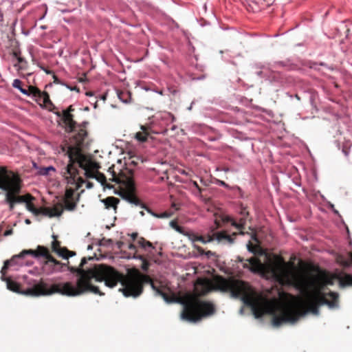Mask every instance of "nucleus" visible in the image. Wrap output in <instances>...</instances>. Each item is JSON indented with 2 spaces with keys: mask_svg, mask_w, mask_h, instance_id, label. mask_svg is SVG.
Masks as SVG:
<instances>
[{
  "mask_svg": "<svg viewBox=\"0 0 352 352\" xmlns=\"http://www.w3.org/2000/svg\"><path fill=\"white\" fill-rule=\"evenodd\" d=\"M67 173L69 175L70 179L75 181V174L76 169L73 166L72 164H68L66 167Z\"/></svg>",
  "mask_w": 352,
  "mask_h": 352,
  "instance_id": "25",
  "label": "nucleus"
},
{
  "mask_svg": "<svg viewBox=\"0 0 352 352\" xmlns=\"http://www.w3.org/2000/svg\"><path fill=\"white\" fill-rule=\"evenodd\" d=\"M14 66L15 67H19L18 64H15Z\"/></svg>",
  "mask_w": 352,
  "mask_h": 352,
  "instance_id": "62",
  "label": "nucleus"
},
{
  "mask_svg": "<svg viewBox=\"0 0 352 352\" xmlns=\"http://www.w3.org/2000/svg\"><path fill=\"white\" fill-rule=\"evenodd\" d=\"M31 263H29L28 261H25L21 259L19 254L14 255L12 257L10 260H7L4 262L3 267H2L1 270V280L6 282L7 288L16 293H21L24 294L28 295H32V296H43L42 294H35L34 292H31L30 290H34L36 287L41 283H45V281H41L38 283L36 285H35L32 288L28 289L25 291L21 292L19 290V285L14 282L12 281L10 278H7L5 276L6 274V270L8 269L10 267L12 266H23V265H30Z\"/></svg>",
  "mask_w": 352,
  "mask_h": 352,
  "instance_id": "6",
  "label": "nucleus"
},
{
  "mask_svg": "<svg viewBox=\"0 0 352 352\" xmlns=\"http://www.w3.org/2000/svg\"><path fill=\"white\" fill-rule=\"evenodd\" d=\"M34 199V197L31 196L30 195H25V200L26 201H24L23 203L25 204L26 209L33 213L35 215H38L40 214V210L35 208L34 206L31 203V201Z\"/></svg>",
  "mask_w": 352,
  "mask_h": 352,
  "instance_id": "18",
  "label": "nucleus"
},
{
  "mask_svg": "<svg viewBox=\"0 0 352 352\" xmlns=\"http://www.w3.org/2000/svg\"><path fill=\"white\" fill-rule=\"evenodd\" d=\"M192 104H193V102H192V104H190V106L188 108V110H190V109H192Z\"/></svg>",
  "mask_w": 352,
  "mask_h": 352,
  "instance_id": "55",
  "label": "nucleus"
},
{
  "mask_svg": "<svg viewBox=\"0 0 352 352\" xmlns=\"http://www.w3.org/2000/svg\"><path fill=\"white\" fill-rule=\"evenodd\" d=\"M240 313H241V314H242V313H243V309H241L240 310Z\"/></svg>",
  "mask_w": 352,
  "mask_h": 352,
  "instance_id": "64",
  "label": "nucleus"
},
{
  "mask_svg": "<svg viewBox=\"0 0 352 352\" xmlns=\"http://www.w3.org/2000/svg\"><path fill=\"white\" fill-rule=\"evenodd\" d=\"M96 179L99 181L101 183H103L104 182H105V177L103 175H100L98 177H96Z\"/></svg>",
  "mask_w": 352,
  "mask_h": 352,
  "instance_id": "38",
  "label": "nucleus"
},
{
  "mask_svg": "<svg viewBox=\"0 0 352 352\" xmlns=\"http://www.w3.org/2000/svg\"><path fill=\"white\" fill-rule=\"evenodd\" d=\"M212 254H214V253L212 252L211 251H208V252H206V255L207 256H210V255H212Z\"/></svg>",
  "mask_w": 352,
  "mask_h": 352,
  "instance_id": "48",
  "label": "nucleus"
},
{
  "mask_svg": "<svg viewBox=\"0 0 352 352\" xmlns=\"http://www.w3.org/2000/svg\"><path fill=\"white\" fill-rule=\"evenodd\" d=\"M128 248L131 250H134L135 252L134 254H136V252H137L136 246L135 245L131 243L129 245Z\"/></svg>",
  "mask_w": 352,
  "mask_h": 352,
  "instance_id": "39",
  "label": "nucleus"
},
{
  "mask_svg": "<svg viewBox=\"0 0 352 352\" xmlns=\"http://www.w3.org/2000/svg\"><path fill=\"white\" fill-rule=\"evenodd\" d=\"M63 212L62 204H57L52 208H45L43 211V214L49 217H60Z\"/></svg>",
  "mask_w": 352,
  "mask_h": 352,
  "instance_id": "14",
  "label": "nucleus"
},
{
  "mask_svg": "<svg viewBox=\"0 0 352 352\" xmlns=\"http://www.w3.org/2000/svg\"><path fill=\"white\" fill-rule=\"evenodd\" d=\"M214 312V308L212 304L201 301L195 297H190L184 302L181 318L190 322H197L204 317L212 315Z\"/></svg>",
  "mask_w": 352,
  "mask_h": 352,
  "instance_id": "3",
  "label": "nucleus"
},
{
  "mask_svg": "<svg viewBox=\"0 0 352 352\" xmlns=\"http://www.w3.org/2000/svg\"><path fill=\"white\" fill-rule=\"evenodd\" d=\"M140 208L144 209L151 216L158 218V219H168L173 215V212H168V211L161 212V213H157V212L153 211L149 207H148L143 203H142V204H141Z\"/></svg>",
  "mask_w": 352,
  "mask_h": 352,
  "instance_id": "16",
  "label": "nucleus"
},
{
  "mask_svg": "<svg viewBox=\"0 0 352 352\" xmlns=\"http://www.w3.org/2000/svg\"><path fill=\"white\" fill-rule=\"evenodd\" d=\"M65 208L69 211H72L75 209L76 204L69 200H64Z\"/></svg>",
  "mask_w": 352,
  "mask_h": 352,
  "instance_id": "27",
  "label": "nucleus"
},
{
  "mask_svg": "<svg viewBox=\"0 0 352 352\" xmlns=\"http://www.w3.org/2000/svg\"><path fill=\"white\" fill-rule=\"evenodd\" d=\"M43 18H44V16H41V17L40 18V20H42Z\"/></svg>",
  "mask_w": 352,
  "mask_h": 352,
  "instance_id": "63",
  "label": "nucleus"
},
{
  "mask_svg": "<svg viewBox=\"0 0 352 352\" xmlns=\"http://www.w3.org/2000/svg\"><path fill=\"white\" fill-rule=\"evenodd\" d=\"M216 184L219 185V186H223V187H225L226 188H229L230 186L228 184H226L225 182L222 181V180H220V179H217V182H216Z\"/></svg>",
  "mask_w": 352,
  "mask_h": 352,
  "instance_id": "35",
  "label": "nucleus"
},
{
  "mask_svg": "<svg viewBox=\"0 0 352 352\" xmlns=\"http://www.w3.org/2000/svg\"><path fill=\"white\" fill-rule=\"evenodd\" d=\"M102 201L104 204L107 209L113 208L116 210L117 204L119 203V199L114 197H109L104 199H102Z\"/></svg>",
  "mask_w": 352,
  "mask_h": 352,
  "instance_id": "19",
  "label": "nucleus"
},
{
  "mask_svg": "<svg viewBox=\"0 0 352 352\" xmlns=\"http://www.w3.org/2000/svg\"><path fill=\"white\" fill-rule=\"evenodd\" d=\"M32 98L41 106L42 108H47L49 111H53L56 107L50 99L48 94L45 91H41L36 88L33 90Z\"/></svg>",
  "mask_w": 352,
  "mask_h": 352,
  "instance_id": "8",
  "label": "nucleus"
},
{
  "mask_svg": "<svg viewBox=\"0 0 352 352\" xmlns=\"http://www.w3.org/2000/svg\"><path fill=\"white\" fill-rule=\"evenodd\" d=\"M126 187H127L129 192L126 193L125 195H122V197L126 201H127L129 203L140 207L141 204H142V203L136 196H135L132 193V192L135 189V184H134L133 181L131 179H127Z\"/></svg>",
  "mask_w": 352,
  "mask_h": 352,
  "instance_id": "9",
  "label": "nucleus"
},
{
  "mask_svg": "<svg viewBox=\"0 0 352 352\" xmlns=\"http://www.w3.org/2000/svg\"><path fill=\"white\" fill-rule=\"evenodd\" d=\"M195 290L197 295H205L211 290L210 283L206 280H198Z\"/></svg>",
  "mask_w": 352,
  "mask_h": 352,
  "instance_id": "12",
  "label": "nucleus"
},
{
  "mask_svg": "<svg viewBox=\"0 0 352 352\" xmlns=\"http://www.w3.org/2000/svg\"><path fill=\"white\" fill-rule=\"evenodd\" d=\"M140 214L142 217H143V216H144V214H144V211H140Z\"/></svg>",
  "mask_w": 352,
  "mask_h": 352,
  "instance_id": "54",
  "label": "nucleus"
},
{
  "mask_svg": "<svg viewBox=\"0 0 352 352\" xmlns=\"http://www.w3.org/2000/svg\"><path fill=\"white\" fill-rule=\"evenodd\" d=\"M245 261L243 267L252 272L267 273L280 284L294 286L305 294L307 309L304 310L301 300L285 304L277 300H269L262 296L254 297L248 294L249 285L243 281L222 277L217 278V288L223 292H230L232 298L242 296V301L251 307L256 318H261L265 313L274 314L279 312L280 315L274 316L272 320V324L276 327L285 323L294 324L307 312L318 315L319 305H327L330 309L338 307V294L322 292L324 286L333 285L336 280H338L340 287L352 286L351 274L338 272L334 275L324 274L321 279L317 277L309 278L297 272L292 264L286 263L279 256H276L266 265L255 257L246 259Z\"/></svg>",
  "mask_w": 352,
  "mask_h": 352,
  "instance_id": "1",
  "label": "nucleus"
},
{
  "mask_svg": "<svg viewBox=\"0 0 352 352\" xmlns=\"http://www.w3.org/2000/svg\"><path fill=\"white\" fill-rule=\"evenodd\" d=\"M36 88L34 87H32V86H30L29 87V89L27 90L25 89H23V87H21L20 89H19V91L21 93H22L23 95H25V96H32V94L33 93V90H35Z\"/></svg>",
  "mask_w": 352,
  "mask_h": 352,
  "instance_id": "30",
  "label": "nucleus"
},
{
  "mask_svg": "<svg viewBox=\"0 0 352 352\" xmlns=\"http://www.w3.org/2000/svg\"><path fill=\"white\" fill-rule=\"evenodd\" d=\"M119 99L124 103H129L131 100V94L129 92L121 91L118 94Z\"/></svg>",
  "mask_w": 352,
  "mask_h": 352,
  "instance_id": "23",
  "label": "nucleus"
},
{
  "mask_svg": "<svg viewBox=\"0 0 352 352\" xmlns=\"http://www.w3.org/2000/svg\"><path fill=\"white\" fill-rule=\"evenodd\" d=\"M92 187V184L91 183H88L87 185V188H90Z\"/></svg>",
  "mask_w": 352,
  "mask_h": 352,
  "instance_id": "53",
  "label": "nucleus"
},
{
  "mask_svg": "<svg viewBox=\"0 0 352 352\" xmlns=\"http://www.w3.org/2000/svg\"><path fill=\"white\" fill-rule=\"evenodd\" d=\"M74 109L70 105L67 109H63L61 111H56L53 113L63 121L65 129L67 132H74L76 128V122L74 120V116L72 112Z\"/></svg>",
  "mask_w": 352,
  "mask_h": 352,
  "instance_id": "7",
  "label": "nucleus"
},
{
  "mask_svg": "<svg viewBox=\"0 0 352 352\" xmlns=\"http://www.w3.org/2000/svg\"><path fill=\"white\" fill-rule=\"evenodd\" d=\"M6 203L9 205L10 210H12L14 208V205H15L14 204H12L11 202H6Z\"/></svg>",
  "mask_w": 352,
  "mask_h": 352,
  "instance_id": "44",
  "label": "nucleus"
},
{
  "mask_svg": "<svg viewBox=\"0 0 352 352\" xmlns=\"http://www.w3.org/2000/svg\"><path fill=\"white\" fill-rule=\"evenodd\" d=\"M138 234L137 232H133L130 234V236L133 240H135L138 237Z\"/></svg>",
  "mask_w": 352,
  "mask_h": 352,
  "instance_id": "43",
  "label": "nucleus"
},
{
  "mask_svg": "<svg viewBox=\"0 0 352 352\" xmlns=\"http://www.w3.org/2000/svg\"><path fill=\"white\" fill-rule=\"evenodd\" d=\"M21 81L19 79H14L12 82V87L19 91L21 87Z\"/></svg>",
  "mask_w": 352,
  "mask_h": 352,
  "instance_id": "31",
  "label": "nucleus"
},
{
  "mask_svg": "<svg viewBox=\"0 0 352 352\" xmlns=\"http://www.w3.org/2000/svg\"><path fill=\"white\" fill-rule=\"evenodd\" d=\"M137 243L138 245L146 252V256L150 257L154 254L155 248L148 241H146L144 237L138 238Z\"/></svg>",
  "mask_w": 352,
  "mask_h": 352,
  "instance_id": "13",
  "label": "nucleus"
},
{
  "mask_svg": "<svg viewBox=\"0 0 352 352\" xmlns=\"http://www.w3.org/2000/svg\"><path fill=\"white\" fill-rule=\"evenodd\" d=\"M25 223L26 224H30V223H31V221H30V219H25Z\"/></svg>",
  "mask_w": 352,
  "mask_h": 352,
  "instance_id": "49",
  "label": "nucleus"
},
{
  "mask_svg": "<svg viewBox=\"0 0 352 352\" xmlns=\"http://www.w3.org/2000/svg\"><path fill=\"white\" fill-rule=\"evenodd\" d=\"M327 206H328L329 208H330L332 210V212L335 214L338 215V216L340 215L339 212L335 208L334 205L333 204L329 202L327 204Z\"/></svg>",
  "mask_w": 352,
  "mask_h": 352,
  "instance_id": "34",
  "label": "nucleus"
},
{
  "mask_svg": "<svg viewBox=\"0 0 352 352\" xmlns=\"http://www.w3.org/2000/svg\"><path fill=\"white\" fill-rule=\"evenodd\" d=\"M177 126L175 125H173L171 127H170V129L172 131H175L176 129Z\"/></svg>",
  "mask_w": 352,
  "mask_h": 352,
  "instance_id": "51",
  "label": "nucleus"
},
{
  "mask_svg": "<svg viewBox=\"0 0 352 352\" xmlns=\"http://www.w3.org/2000/svg\"><path fill=\"white\" fill-rule=\"evenodd\" d=\"M186 234H185V235H186V236H189V238H190L192 241H197V240L196 239V236H198L197 235H196V234H193V233H189V232H186Z\"/></svg>",
  "mask_w": 352,
  "mask_h": 352,
  "instance_id": "36",
  "label": "nucleus"
},
{
  "mask_svg": "<svg viewBox=\"0 0 352 352\" xmlns=\"http://www.w3.org/2000/svg\"><path fill=\"white\" fill-rule=\"evenodd\" d=\"M228 221L230 222L231 225L234 226V228L241 230L243 228L244 225L246 222V219L244 217H241L239 222H236L235 220H234L232 218H228Z\"/></svg>",
  "mask_w": 352,
  "mask_h": 352,
  "instance_id": "21",
  "label": "nucleus"
},
{
  "mask_svg": "<svg viewBox=\"0 0 352 352\" xmlns=\"http://www.w3.org/2000/svg\"><path fill=\"white\" fill-rule=\"evenodd\" d=\"M192 186H193L194 187H195V188L198 190V191H199V192H201V188H200V187L199 186V185H198V184L197 183V182H192Z\"/></svg>",
  "mask_w": 352,
  "mask_h": 352,
  "instance_id": "42",
  "label": "nucleus"
},
{
  "mask_svg": "<svg viewBox=\"0 0 352 352\" xmlns=\"http://www.w3.org/2000/svg\"><path fill=\"white\" fill-rule=\"evenodd\" d=\"M169 226L174 229L177 232L182 234L184 235L186 234V232L184 230V228L179 226L177 225V223L175 220L170 221L169 222Z\"/></svg>",
  "mask_w": 352,
  "mask_h": 352,
  "instance_id": "24",
  "label": "nucleus"
},
{
  "mask_svg": "<svg viewBox=\"0 0 352 352\" xmlns=\"http://www.w3.org/2000/svg\"><path fill=\"white\" fill-rule=\"evenodd\" d=\"M17 61H18L19 64L26 63V60H25V58H22L21 56H17Z\"/></svg>",
  "mask_w": 352,
  "mask_h": 352,
  "instance_id": "41",
  "label": "nucleus"
},
{
  "mask_svg": "<svg viewBox=\"0 0 352 352\" xmlns=\"http://www.w3.org/2000/svg\"><path fill=\"white\" fill-rule=\"evenodd\" d=\"M196 239L199 241H201V243L206 244L210 242H212L214 241V236L208 235L207 237L204 236H196Z\"/></svg>",
  "mask_w": 352,
  "mask_h": 352,
  "instance_id": "28",
  "label": "nucleus"
},
{
  "mask_svg": "<svg viewBox=\"0 0 352 352\" xmlns=\"http://www.w3.org/2000/svg\"><path fill=\"white\" fill-rule=\"evenodd\" d=\"M87 133L86 130L84 129L80 128L78 130L77 133L74 135V138L76 140V142L78 144L81 143L84 140V139L87 136Z\"/></svg>",
  "mask_w": 352,
  "mask_h": 352,
  "instance_id": "22",
  "label": "nucleus"
},
{
  "mask_svg": "<svg viewBox=\"0 0 352 352\" xmlns=\"http://www.w3.org/2000/svg\"><path fill=\"white\" fill-rule=\"evenodd\" d=\"M0 17L3 18V14L0 12Z\"/></svg>",
  "mask_w": 352,
  "mask_h": 352,
  "instance_id": "60",
  "label": "nucleus"
},
{
  "mask_svg": "<svg viewBox=\"0 0 352 352\" xmlns=\"http://www.w3.org/2000/svg\"><path fill=\"white\" fill-rule=\"evenodd\" d=\"M12 233H13V230H12V229H9V230H6V231L4 232L3 235H4L5 236H8L11 235Z\"/></svg>",
  "mask_w": 352,
  "mask_h": 352,
  "instance_id": "40",
  "label": "nucleus"
},
{
  "mask_svg": "<svg viewBox=\"0 0 352 352\" xmlns=\"http://www.w3.org/2000/svg\"><path fill=\"white\" fill-rule=\"evenodd\" d=\"M127 258H129V259H135V260L141 261H142L141 269L144 272H147L148 271V267L150 266V263L148 262V261L147 259V256L145 257V256H144L143 255H141V254H133L132 256L129 255L127 256Z\"/></svg>",
  "mask_w": 352,
  "mask_h": 352,
  "instance_id": "17",
  "label": "nucleus"
},
{
  "mask_svg": "<svg viewBox=\"0 0 352 352\" xmlns=\"http://www.w3.org/2000/svg\"><path fill=\"white\" fill-rule=\"evenodd\" d=\"M0 188L6 192L5 202L16 204L26 201L25 195H16L21 191L20 179L14 174L8 175L4 168L0 170Z\"/></svg>",
  "mask_w": 352,
  "mask_h": 352,
  "instance_id": "4",
  "label": "nucleus"
},
{
  "mask_svg": "<svg viewBox=\"0 0 352 352\" xmlns=\"http://www.w3.org/2000/svg\"><path fill=\"white\" fill-rule=\"evenodd\" d=\"M73 195H74L73 190H72V189L66 190L65 195V200H69V199L70 200V199L72 198Z\"/></svg>",
  "mask_w": 352,
  "mask_h": 352,
  "instance_id": "32",
  "label": "nucleus"
},
{
  "mask_svg": "<svg viewBox=\"0 0 352 352\" xmlns=\"http://www.w3.org/2000/svg\"><path fill=\"white\" fill-rule=\"evenodd\" d=\"M155 121L159 122L161 125H168L175 122V118L174 116L167 111L158 112L154 116Z\"/></svg>",
  "mask_w": 352,
  "mask_h": 352,
  "instance_id": "11",
  "label": "nucleus"
},
{
  "mask_svg": "<svg viewBox=\"0 0 352 352\" xmlns=\"http://www.w3.org/2000/svg\"><path fill=\"white\" fill-rule=\"evenodd\" d=\"M28 255L34 258L43 257L47 259L42 266L43 272L47 275L65 271L66 264L55 260L49 254L48 249L44 246L38 245L36 250H24L19 254L22 260Z\"/></svg>",
  "mask_w": 352,
  "mask_h": 352,
  "instance_id": "5",
  "label": "nucleus"
},
{
  "mask_svg": "<svg viewBox=\"0 0 352 352\" xmlns=\"http://www.w3.org/2000/svg\"><path fill=\"white\" fill-rule=\"evenodd\" d=\"M13 56L17 58V56H21L20 52L14 51L13 52Z\"/></svg>",
  "mask_w": 352,
  "mask_h": 352,
  "instance_id": "46",
  "label": "nucleus"
},
{
  "mask_svg": "<svg viewBox=\"0 0 352 352\" xmlns=\"http://www.w3.org/2000/svg\"><path fill=\"white\" fill-rule=\"evenodd\" d=\"M239 261H241V262H242V261H243V258H241V257H239Z\"/></svg>",
  "mask_w": 352,
  "mask_h": 352,
  "instance_id": "56",
  "label": "nucleus"
},
{
  "mask_svg": "<svg viewBox=\"0 0 352 352\" xmlns=\"http://www.w3.org/2000/svg\"><path fill=\"white\" fill-rule=\"evenodd\" d=\"M141 129H142L143 131H144V130H145V127H144V126H141Z\"/></svg>",
  "mask_w": 352,
  "mask_h": 352,
  "instance_id": "58",
  "label": "nucleus"
},
{
  "mask_svg": "<svg viewBox=\"0 0 352 352\" xmlns=\"http://www.w3.org/2000/svg\"><path fill=\"white\" fill-rule=\"evenodd\" d=\"M44 70H45V72L47 74H49V73H50V72H49V71H47V69H44Z\"/></svg>",
  "mask_w": 352,
  "mask_h": 352,
  "instance_id": "61",
  "label": "nucleus"
},
{
  "mask_svg": "<svg viewBox=\"0 0 352 352\" xmlns=\"http://www.w3.org/2000/svg\"><path fill=\"white\" fill-rule=\"evenodd\" d=\"M135 139L140 142H144L147 140L148 134L145 132H138L135 134Z\"/></svg>",
  "mask_w": 352,
  "mask_h": 352,
  "instance_id": "26",
  "label": "nucleus"
},
{
  "mask_svg": "<svg viewBox=\"0 0 352 352\" xmlns=\"http://www.w3.org/2000/svg\"><path fill=\"white\" fill-rule=\"evenodd\" d=\"M214 240L218 243L223 244H232L234 242V239L231 236L226 234L223 232H217L213 234Z\"/></svg>",
  "mask_w": 352,
  "mask_h": 352,
  "instance_id": "15",
  "label": "nucleus"
},
{
  "mask_svg": "<svg viewBox=\"0 0 352 352\" xmlns=\"http://www.w3.org/2000/svg\"><path fill=\"white\" fill-rule=\"evenodd\" d=\"M33 166L38 170V173L41 175H47L50 171H55L56 169L53 166L47 167H38L36 163H33Z\"/></svg>",
  "mask_w": 352,
  "mask_h": 352,
  "instance_id": "20",
  "label": "nucleus"
},
{
  "mask_svg": "<svg viewBox=\"0 0 352 352\" xmlns=\"http://www.w3.org/2000/svg\"><path fill=\"white\" fill-rule=\"evenodd\" d=\"M69 157L70 162L73 161V158H72V154L70 153H69Z\"/></svg>",
  "mask_w": 352,
  "mask_h": 352,
  "instance_id": "52",
  "label": "nucleus"
},
{
  "mask_svg": "<svg viewBox=\"0 0 352 352\" xmlns=\"http://www.w3.org/2000/svg\"><path fill=\"white\" fill-rule=\"evenodd\" d=\"M338 262L341 265H342L343 267H349L351 264H352V261L351 260H348V259H345V258H338Z\"/></svg>",
  "mask_w": 352,
  "mask_h": 352,
  "instance_id": "29",
  "label": "nucleus"
},
{
  "mask_svg": "<svg viewBox=\"0 0 352 352\" xmlns=\"http://www.w3.org/2000/svg\"><path fill=\"white\" fill-rule=\"evenodd\" d=\"M54 82L55 83H57V84H61V85H64L63 83H62L60 80L56 78V77H54Z\"/></svg>",
  "mask_w": 352,
  "mask_h": 352,
  "instance_id": "47",
  "label": "nucleus"
},
{
  "mask_svg": "<svg viewBox=\"0 0 352 352\" xmlns=\"http://www.w3.org/2000/svg\"><path fill=\"white\" fill-rule=\"evenodd\" d=\"M241 214L242 215V217L247 219L249 215V212L245 208H243L241 211Z\"/></svg>",
  "mask_w": 352,
  "mask_h": 352,
  "instance_id": "37",
  "label": "nucleus"
},
{
  "mask_svg": "<svg viewBox=\"0 0 352 352\" xmlns=\"http://www.w3.org/2000/svg\"><path fill=\"white\" fill-rule=\"evenodd\" d=\"M155 92L157 93L160 95H163L164 94H163V91H162V90L161 91H155Z\"/></svg>",
  "mask_w": 352,
  "mask_h": 352,
  "instance_id": "50",
  "label": "nucleus"
},
{
  "mask_svg": "<svg viewBox=\"0 0 352 352\" xmlns=\"http://www.w3.org/2000/svg\"><path fill=\"white\" fill-rule=\"evenodd\" d=\"M247 248H248V250L251 252H253L254 250L252 249V245L250 243H249L248 245H247Z\"/></svg>",
  "mask_w": 352,
  "mask_h": 352,
  "instance_id": "45",
  "label": "nucleus"
},
{
  "mask_svg": "<svg viewBox=\"0 0 352 352\" xmlns=\"http://www.w3.org/2000/svg\"><path fill=\"white\" fill-rule=\"evenodd\" d=\"M91 248H91V245H89L88 246V250H90V249H91Z\"/></svg>",
  "mask_w": 352,
  "mask_h": 352,
  "instance_id": "59",
  "label": "nucleus"
},
{
  "mask_svg": "<svg viewBox=\"0 0 352 352\" xmlns=\"http://www.w3.org/2000/svg\"><path fill=\"white\" fill-rule=\"evenodd\" d=\"M67 87L68 89H69L70 90H73V89H74L72 87H69V86H67Z\"/></svg>",
  "mask_w": 352,
  "mask_h": 352,
  "instance_id": "57",
  "label": "nucleus"
},
{
  "mask_svg": "<svg viewBox=\"0 0 352 352\" xmlns=\"http://www.w3.org/2000/svg\"><path fill=\"white\" fill-rule=\"evenodd\" d=\"M52 248L54 252L65 259H68L76 255V252L69 251L65 248H60L59 242L54 239L52 243Z\"/></svg>",
  "mask_w": 352,
  "mask_h": 352,
  "instance_id": "10",
  "label": "nucleus"
},
{
  "mask_svg": "<svg viewBox=\"0 0 352 352\" xmlns=\"http://www.w3.org/2000/svg\"><path fill=\"white\" fill-rule=\"evenodd\" d=\"M276 65L278 67H285V68H290V66L287 63H285L284 61H278L276 63Z\"/></svg>",
  "mask_w": 352,
  "mask_h": 352,
  "instance_id": "33",
  "label": "nucleus"
},
{
  "mask_svg": "<svg viewBox=\"0 0 352 352\" xmlns=\"http://www.w3.org/2000/svg\"><path fill=\"white\" fill-rule=\"evenodd\" d=\"M93 257H89L88 260H92ZM87 258L83 257L79 267H71L68 270L73 273H76L78 278L76 282L59 281L56 283H41L34 290L35 294L42 295H53L58 294L69 297L82 295L86 292H91L100 296L104 295L100 292L98 287L91 284L92 280L96 282H104L105 286L113 288L120 282L122 288L120 289L126 297L136 298L143 292V284L148 283L151 285L155 294L160 296L166 302H173L168 298V295L157 287L152 279L147 275L137 274L123 276L116 272L113 267L103 265H96L88 270L82 269L87 263Z\"/></svg>",
  "mask_w": 352,
  "mask_h": 352,
  "instance_id": "2",
  "label": "nucleus"
}]
</instances>
